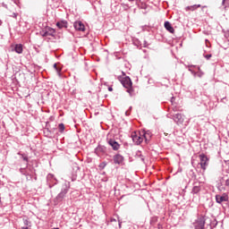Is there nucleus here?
Masks as SVG:
<instances>
[{
  "instance_id": "1",
  "label": "nucleus",
  "mask_w": 229,
  "mask_h": 229,
  "mask_svg": "<svg viewBox=\"0 0 229 229\" xmlns=\"http://www.w3.org/2000/svg\"><path fill=\"white\" fill-rule=\"evenodd\" d=\"M121 83L125 89H127V92L130 96H131V94H133V89H131V85H133V83L131 82V79H130V77H124L122 79Z\"/></svg>"
},
{
  "instance_id": "2",
  "label": "nucleus",
  "mask_w": 229,
  "mask_h": 229,
  "mask_svg": "<svg viewBox=\"0 0 229 229\" xmlns=\"http://www.w3.org/2000/svg\"><path fill=\"white\" fill-rule=\"evenodd\" d=\"M199 165L203 171L207 170V167H208V157L205 154H200L199 156Z\"/></svg>"
},
{
  "instance_id": "3",
  "label": "nucleus",
  "mask_w": 229,
  "mask_h": 229,
  "mask_svg": "<svg viewBox=\"0 0 229 229\" xmlns=\"http://www.w3.org/2000/svg\"><path fill=\"white\" fill-rule=\"evenodd\" d=\"M131 139L135 144L139 145L144 141V136H142V131L140 132H132Z\"/></svg>"
},
{
  "instance_id": "4",
  "label": "nucleus",
  "mask_w": 229,
  "mask_h": 229,
  "mask_svg": "<svg viewBox=\"0 0 229 229\" xmlns=\"http://www.w3.org/2000/svg\"><path fill=\"white\" fill-rule=\"evenodd\" d=\"M47 182L48 183V187L51 189L53 186L56 185L57 181L56 178H55V175L52 174H48L47 176Z\"/></svg>"
},
{
  "instance_id": "5",
  "label": "nucleus",
  "mask_w": 229,
  "mask_h": 229,
  "mask_svg": "<svg viewBox=\"0 0 229 229\" xmlns=\"http://www.w3.org/2000/svg\"><path fill=\"white\" fill-rule=\"evenodd\" d=\"M67 192H68L67 188L63 189L61 192L55 199V203H60V201H62L65 198V194H67Z\"/></svg>"
},
{
  "instance_id": "6",
  "label": "nucleus",
  "mask_w": 229,
  "mask_h": 229,
  "mask_svg": "<svg viewBox=\"0 0 229 229\" xmlns=\"http://www.w3.org/2000/svg\"><path fill=\"white\" fill-rule=\"evenodd\" d=\"M173 119L174 121V123H176V124H183V114H175L174 116H173Z\"/></svg>"
},
{
  "instance_id": "7",
  "label": "nucleus",
  "mask_w": 229,
  "mask_h": 229,
  "mask_svg": "<svg viewBox=\"0 0 229 229\" xmlns=\"http://www.w3.org/2000/svg\"><path fill=\"white\" fill-rule=\"evenodd\" d=\"M195 229H205V218L201 217L195 223Z\"/></svg>"
},
{
  "instance_id": "8",
  "label": "nucleus",
  "mask_w": 229,
  "mask_h": 229,
  "mask_svg": "<svg viewBox=\"0 0 229 229\" xmlns=\"http://www.w3.org/2000/svg\"><path fill=\"white\" fill-rule=\"evenodd\" d=\"M73 26L76 31H85V25L81 21H75Z\"/></svg>"
},
{
  "instance_id": "9",
  "label": "nucleus",
  "mask_w": 229,
  "mask_h": 229,
  "mask_svg": "<svg viewBox=\"0 0 229 229\" xmlns=\"http://www.w3.org/2000/svg\"><path fill=\"white\" fill-rule=\"evenodd\" d=\"M216 203H223L224 201H228V195H226V193H224L222 196L216 195Z\"/></svg>"
},
{
  "instance_id": "10",
  "label": "nucleus",
  "mask_w": 229,
  "mask_h": 229,
  "mask_svg": "<svg viewBox=\"0 0 229 229\" xmlns=\"http://www.w3.org/2000/svg\"><path fill=\"white\" fill-rule=\"evenodd\" d=\"M114 162L115 164L121 165L123 162H124V157L121 154H116L114 156Z\"/></svg>"
},
{
  "instance_id": "11",
  "label": "nucleus",
  "mask_w": 229,
  "mask_h": 229,
  "mask_svg": "<svg viewBox=\"0 0 229 229\" xmlns=\"http://www.w3.org/2000/svg\"><path fill=\"white\" fill-rule=\"evenodd\" d=\"M108 144H109V146H111L113 148V149L114 151H117V149H119V148H121V145H119V143H117V141H115L114 140H109Z\"/></svg>"
},
{
  "instance_id": "12",
  "label": "nucleus",
  "mask_w": 229,
  "mask_h": 229,
  "mask_svg": "<svg viewBox=\"0 0 229 229\" xmlns=\"http://www.w3.org/2000/svg\"><path fill=\"white\" fill-rule=\"evenodd\" d=\"M141 134L143 136V140H145L146 142H148V140H149V139H151V131H142Z\"/></svg>"
},
{
  "instance_id": "13",
  "label": "nucleus",
  "mask_w": 229,
  "mask_h": 229,
  "mask_svg": "<svg viewBox=\"0 0 229 229\" xmlns=\"http://www.w3.org/2000/svg\"><path fill=\"white\" fill-rule=\"evenodd\" d=\"M197 8H201V4H193V5H190L185 7V11L186 12H196Z\"/></svg>"
},
{
  "instance_id": "14",
  "label": "nucleus",
  "mask_w": 229,
  "mask_h": 229,
  "mask_svg": "<svg viewBox=\"0 0 229 229\" xmlns=\"http://www.w3.org/2000/svg\"><path fill=\"white\" fill-rule=\"evenodd\" d=\"M165 28L169 31L170 33H174V28L171 25V22L165 21Z\"/></svg>"
},
{
  "instance_id": "15",
  "label": "nucleus",
  "mask_w": 229,
  "mask_h": 229,
  "mask_svg": "<svg viewBox=\"0 0 229 229\" xmlns=\"http://www.w3.org/2000/svg\"><path fill=\"white\" fill-rule=\"evenodd\" d=\"M55 33V29H47L46 32L44 33L43 37H53V34Z\"/></svg>"
},
{
  "instance_id": "16",
  "label": "nucleus",
  "mask_w": 229,
  "mask_h": 229,
  "mask_svg": "<svg viewBox=\"0 0 229 229\" xmlns=\"http://www.w3.org/2000/svg\"><path fill=\"white\" fill-rule=\"evenodd\" d=\"M56 26L59 28V30H62V28H67V21H58Z\"/></svg>"
},
{
  "instance_id": "17",
  "label": "nucleus",
  "mask_w": 229,
  "mask_h": 229,
  "mask_svg": "<svg viewBox=\"0 0 229 229\" xmlns=\"http://www.w3.org/2000/svg\"><path fill=\"white\" fill-rule=\"evenodd\" d=\"M14 51H15V53H18V55H21V53H22V45H21V44L16 45L15 47H14Z\"/></svg>"
},
{
  "instance_id": "18",
  "label": "nucleus",
  "mask_w": 229,
  "mask_h": 229,
  "mask_svg": "<svg viewBox=\"0 0 229 229\" xmlns=\"http://www.w3.org/2000/svg\"><path fill=\"white\" fill-rule=\"evenodd\" d=\"M199 191H201V189H199V186H194L193 188H192V194H198V192H199Z\"/></svg>"
},
{
  "instance_id": "19",
  "label": "nucleus",
  "mask_w": 229,
  "mask_h": 229,
  "mask_svg": "<svg viewBox=\"0 0 229 229\" xmlns=\"http://www.w3.org/2000/svg\"><path fill=\"white\" fill-rule=\"evenodd\" d=\"M54 69L56 71L58 76H61V72H62V69L58 68V66L56 65V64H54Z\"/></svg>"
},
{
  "instance_id": "20",
  "label": "nucleus",
  "mask_w": 229,
  "mask_h": 229,
  "mask_svg": "<svg viewBox=\"0 0 229 229\" xmlns=\"http://www.w3.org/2000/svg\"><path fill=\"white\" fill-rule=\"evenodd\" d=\"M24 226H29V228H31V223L28 221V219L23 220Z\"/></svg>"
},
{
  "instance_id": "21",
  "label": "nucleus",
  "mask_w": 229,
  "mask_h": 229,
  "mask_svg": "<svg viewBox=\"0 0 229 229\" xmlns=\"http://www.w3.org/2000/svg\"><path fill=\"white\" fill-rule=\"evenodd\" d=\"M58 128L60 131H64V130H65V125H64V123H60Z\"/></svg>"
},
{
  "instance_id": "22",
  "label": "nucleus",
  "mask_w": 229,
  "mask_h": 229,
  "mask_svg": "<svg viewBox=\"0 0 229 229\" xmlns=\"http://www.w3.org/2000/svg\"><path fill=\"white\" fill-rule=\"evenodd\" d=\"M210 58H212V55L209 54L205 55L206 60H210Z\"/></svg>"
},
{
  "instance_id": "23",
  "label": "nucleus",
  "mask_w": 229,
  "mask_h": 229,
  "mask_svg": "<svg viewBox=\"0 0 229 229\" xmlns=\"http://www.w3.org/2000/svg\"><path fill=\"white\" fill-rule=\"evenodd\" d=\"M226 1H228V0H223V2H222V4H223V6H225V8H226Z\"/></svg>"
},
{
  "instance_id": "24",
  "label": "nucleus",
  "mask_w": 229,
  "mask_h": 229,
  "mask_svg": "<svg viewBox=\"0 0 229 229\" xmlns=\"http://www.w3.org/2000/svg\"><path fill=\"white\" fill-rule=\"evenodd\" d=\"M21 229H31V227H30V226H22V227H21Z\"/></svg>"
},
{
  "instance_id": "25",
  "label": "nucleus",
  "mask_w": 229,
  "mask_h": 229,
  "mask_svg": "<svg viewBox=\"0 0 229 229\" xmlns=\"http://www.w3.org/2000/svg\"><path fill=\"white\" fill-rule=\"evenodd\" d=\"M225 185L229 187V178L225 181Z\"/></svg>"
},
{
  "instance_id": "26",
  "label": "nucleus",
  "mask_w": 229,
  "mask_h": 229,
  "mask_svg": "<svg viewBox=\"0 0 229 229\" xmlns=\"http://www.w3.org/2000/svg\"><path fill=\"white\" fill-rule=\"evenodd\" d=\"M22 158H23V160H24L25 162H28V157H27L22 156Z\"/></svg>"
},
{
  "instance_id": "27",
  "label": "nucleus",
  "mask_w": 229,
  "mask_h": 229,
  "mask_svg": "<svg viewBox=\"0 0 229 229\" xmlns=\"http://www.w3.org/2000/svg\"><path fill=\"white\" fill-rule=\"evenodd\" d=\"M108 90H109V92H112V90H114V89H112V87H109Z\"/></svg>"
},
{
  "instance_id": "28",
  "label": "nucleus",
  "mask_w": 229,
  "mask_h": 229,
  "mask_svg": "<svg viewBox=\"0 0 229 229\" xmlns=\"http://www.w3.org/2000/svg\"><path fill=\"white\" fill-rule=\"evenodd\" d=\"M13 17H17V13H13Z\"/></svg>"
},
{
  "instance_id": "29",
  "label": "nucleus",
  "mask_w": 229,
  "mask_h": 229,
  "mask_svg": "<svg viewBox=\"0 0 229 229\" xmlns=\"http://www.w3.org/2000/svg\"><path fill=\"white\" fill-rule=\"evenodd\" d=\"M201 8H202V11H203V9H204V8H207V6H206V5H204V6H202Z\"/></svg>"
},
{
  "instance_id": "30",
  "label": "nucleus",
  "mask_w": 229,
  "mask_h": 229,
  "mask_svg": "<svg viewBox=\"0 0 229 229\" xmlns=\"http://www.w3.org/2000/svg\"><path fill=\"white\" fill-rule=\"evenodd\" d=\"M198 71H199V66L197 67Z\"/></svg>"
},
{
  "instance_id": "31",
  "label": "nucleus",
  "mask_w": 229,
  "mask_h": 229,
  "mask_svg": "<svg viewBox=\"0 0 229 229\" xmlns=\"http://www.w3.org/2000/svg\"><path fill=\"white\" fill-rule=\"evenodd\" d=\"M125 114L128 115V112H125Z\"/></svg>"
},
{
  "instance_id": "32",
  "label": "nucleus",
  "mask_w": 229,
  "mask_h": 229,
  "mask_svg": "<svg viewBox=\"0 0 229 229\" xmlns=\"http://www.w3.org/2000/svg\"><path fill=\"white\" fill-rule=\"evenodd\" d=\"M199 78H201V74H199Z\"/></svg>"
},
{
  "instance_id": "33",
  "label": "nucleus",
  "mask_w": 229,
  "mask_h": 229,
  "mask_svg": "<svg viewBox=\"0 0 229 229\" xmlns=\"http://www.w3.org/2000/svg\"><path fill=\"white\" fill-rule=\"evenodd\" d=\"M111 221H115V219H112Z\"/></svg>"
},
{
  "instance_id": "34",
  "label": "nucleus",
  "mask_w": 229,
  "mask_h": 229,
  "mask_svg": "<svg viewBox=\"0 0 229 229\" xmlns=\"http://www.w3.org/2000/svg\"><path fill=\"white\" fill-rule=\"evenodd\" d=\"M119 226H121V224H119Z\"/></svg>"
},
{
  "instance_id": "35",
  "label": "nucleus",
  "mask_w": 229,
  "mask_h": 229,
  "mask_svg": "<svg viewBox=\"0 0 229 229\" xmlns=\"http://www.w3.org/2000/svg\"><path fill=\"white\" fill-rule=\"evenodd\" d=\"M129 1H133V0H129Z\"/></svg>"
}]
</instances>
